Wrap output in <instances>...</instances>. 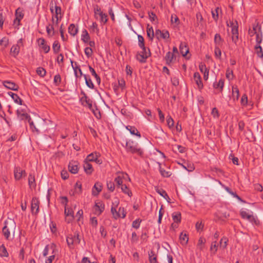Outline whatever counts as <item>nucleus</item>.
Masks as SVG:
<instances>
[{
	"label": "nucleus",
	"instance_id": "obj_1",
	"mask_svg": "<svg viewBox=\"0 0 263 263\" xmlns=\"http://www.w3.org/2000/svg\"><path fill=\"white\" fill-rule=\"evenodd\" d=\"M125 148L127 153L133 154H136L140 156H142L143 155L142 149L139 147L137 143H136L132 140L126 141Z\"/></svg>",
	"mask_w": 263,
	"mask_h": 263
},
{
	"label": "nucleus",
	"instance_id": "obj_2",
	"mask_svg": "<svg viewBox=\"0 0 263 263\" xmlns=\"http://www.w3.org/2000/svg\"><path fill=\"white\" fill-rule=\"evenodd\" d=\"M142 51L137 54V59L141 63H145L146 59L151 55L150 49L146 48L145 46L140 47Z\"/></svg>",
	"mask_w": 263,
	"mask_h": 263
},
{
	"label": "nucleus",
	"instance_id": "obj_3",
	"mask_svg": "<svg viewBox=\"0 0 263 263\" xmlns=\"http://www.w3.org/2000/svg\"><path fill=\"white\" fill-rule=\"evenodd\" d=\"M23 46V40L20 39L17 43L16 45H14L10 49V54L15 58L18 54L20 50V46Z\"/></svg>",
	"mask_w": 263,
	"mask_h": 263
},
{
	"label": "nucleus",
	"instance_id": "obj_4",
	"mask_svg": "<svg viewBox=\"0 0 263 263\" xmlns=\"http://www.w3.org/2000/svg\"><path fill=\"white\" fill-rule=\"evenodd\" d=\"M40 201L36 197H33L31 200V210L32 214H36L39 211Z\"/></svg>",
	"mask_w": 263,
	"mask_h": 263
},
{
	"label": "nucleus",
	"instance_id": "obj_5",
	"mask_svg": "<svg viewBox=\"0 0 263 263\" xmlns=\"http://www.w3.org/2000/svg\"><path fill=\"white\" fill-rule=\"evenodd\" d=\"M14 178L16 180H20L23 176L26 175L25 170H22L20 167H15L14 170Z\"/></svg>",
	"mask_w": 263,
	"mask_h": 263
},
{
	"label": "nucleus",
	"instance_id": "obj_6",
	"mask_svg": "<svg viewBox=\"0 0 263 263\" xmlns=\"http://www.w3.org/2000/svg\"><path fill=\"white\" fill-rule=\"evenodd\" d=\"M15 18L13 21V23L15 24L16 21H17V26L20 25V21L23 18L24 14L22 9L21 8H18L15 12Z\"/></svg>",
	"mask_w": 263,
	"mask_h": 263
},
{
	"label": "nucleus",
	"instance_id": "obj_7",
	"mask_svg": "<svg viewBox=\"0 0 263 263\" xmlns=\"http://www.w3.org/2000/svg\"><path fill=\"white\" fill-rule=\"evenodd\" d=\"M70 63L72 66V67L73 69L74 76L76 78H80L81 76H83V74L82 73V71L80 67L79 66L77 65V63L75 62L74 65H73V61L72 60H70Z\"/></svg>",
	"mask_w": 263,
	"mask_h": 263
},
{
	"label": "nucleus",
	"instance_id": "obj_8",
	"mask_svg": "<svg viewBox=\"0 0 263 263\" xmlns=\"http://www.w3.org/2000/svg\"><path fill=\"white\" fill-rule=\"evenodd\" d=\"M155 35L158 40L161 39H165L170 37L169 32L166 30L164 32L163 31H161L160 30L157 29L155 31Z\"/></svg>",
	"mask_w": 263,
	"mask_h": 263
},
{
	"label": "nucleus",
	"instance_id": "obj_9",
	"mask_svg": "<svg viewBox=\"0 0 263 263\" xmlns=\"http://www.w3.org/2000/svg\"><path fill=\"white\" fill-rule=\"evenodd\" d=\"M68 169L70 172L72 174H76L78 171V162L71 161L68 165Z\"/></svg>",
	"mask_w": 263,
	"mask_h": 263
},
{
	"label": "nucleus",
	"instance_id": "obj_10",
	"mask_svg": "<svg viewBox=\"0 0 263 263\" xmlns=\"http://www.w3.org/2000/svg\"><path fill=\"white\" fill-rule=\"evenodd\" d=\"M94 209L95 214L99 215L104 210V204L101 202L96 203Z\"/></svg>",
	"mask_w": 263,
	"mask_h": 263
},
{
	"label": "nucleus",
	"instance_id": "obj_11",
	"mask_svg": "<svg viewBox=\"0 0 263 263\" xmlns=\"http://www.w3.org/2000/svg\"><path fill=\"white\" fill-rule=\"evenodd\" d=\"M39 45L42 47L45 53H48L50 50V46L45 44V40L43 38H40L37 40Z\"/></svg>",
	"mask_w": 263,
	"mask_h": 263
},
{
	"label": "nucleus",
	"instance_id": "obj_12",
	"mask_svg": "<svg viewBox=\"0 0 263 263\" xmlns=\"http://www.w3.org/2000/svg\"><path fill=\"white\" fill-rule=\"evenodd\" d=\"M3 84H4V85L6 88H8L9 89H11V90H14V91H16L18 89V85H17L14 82H11V81H4L3 82Z\"/></svg>",
	"mask_w": 263,
	"mask_h": 263
},
{
	"label": "nucleus",
	"instance_id": "obj_13",
	"mask_svg": "<svg viewBox=\"0 0 263 263\" xmlns=\"http://www.w3.org/2000/svg\"><path fill=\"white\" fill-rule=\"evenodd\" d=\"M194 79L198 86L199 89H201L203 88V84L201 81V78L199 72H196L194 74Z\"/></svg>",
	"mask_w": 263,
	"mask_h": 263
},
{
	"label": "nucleus",
	"instance_id": "obj_14",
	"mask_svg": "<svg viewBox=\"0 0 263 263\" xmlns=\"http://www.w3.org/2000/svg\"><path fill=\"white\" fill-rule=\"evenodd\" d=\"M240 215L241 217L243 219H247L250 221L253 222H254L256 223V221L254 217L248 213L246 211H240Z\"/></svg>",
	"mask_w": 263,
	"mask_h": 263
},
{
	"label": "nucleus",
	"instance_id": "obj_15",
	"mask_svg": "<svg viewBox=\"0 0 263 263\" xmlns=\"http://www.w3.org/2000/svg\"><path fill=\"white\" fill-rule=\"evenodd\" d=\"M16 113L17 117L22 120L25 119L27 120L30 117V116L22 109H18L16 111Z\"/></svg>",
	"mask_w": 263,
	"mask_h": 263
},
{
	"label": "nucleus",
	"instance_id": "obj_16",
	"mask_svg": "<svg viewBox=\"0 0 263 263\" xmlns=\"http://www.w3.org/2000/svg\"><path fill=\"white\" fill-rule=\"evenodd\" d=\"M102 183L99 182H96L93 186L92 191V194L94 196H97L102 191Z\"/></svg>",
	"mask_w": 263,
	"mask_h": 263
},
{
	"label": "nucleus",
	"instance_id": "obj_17",
	"mask_svg": "<svg viewBox=\"0 0 263 263\" xmlns=\"http://www.w3.org/2000/svg\"><path fill=\"white\" fill-rule=\"evenodd\" d=\"M83 168L85 172L88 175L91 174L93 171L92 165L86 161H84Z\"/></svg>",
	"mask_w": 263,
	"mask_h": 263
},
{
	"label": "nucleus",
	"instance_id": "obj_18",
	"mask_svg": "<svg viewBox=\"0 0 263 263\" xmlns=\"http://www.w3.org/2000/svg\"><path fill=\"white\" fill-rule=\"evenodd\" d=\"M155 190L157 193H158L160 196L165 198L168 202L171 203L170 198L166 192L164 190L162 189H159L158 187H156Z\"/></svg>",
	"mask_w": 263,
	"mask_h": 263
},
{
	"label": "nucleus",
	"instance_id": "obj_19",
	"mask_svg": "<svg viewBox=\"0 0 263 263\" xmlns=\"http://www.w3.org/2000/svg\"><path fill=\"white\" fill-rule=\"evenodd\" d=\"M126 128L129 131L130 133L133 135H136L139 138L141 137V134L138 129L133 126L128 125L126 126Z\"/></svg>",
	"mask_w": 263,
	"mask_h": 263
},
{
	"label": "nucleus",
	"instance_id": "obj_20",
	"mask_svg": "<svg viewBox=\"0 0 263 263\" xmlns=\"http://www.w3.org/2000/svg\"><path fill=\"white\" fill-rule=\"evenodd\" d=\"M180 51L183 57L186 55L189 51V48L187 47L185 43L181 42L179 46Z\"/></svg>",
	"mask_w": 263,
	"mask_h": 263
},
{
	"label": "nucleus",
	"instance_id": "obj_21",
	"mask_svg": "<svg viewBox=\"0 0 263 263\" xmlns=\"http://www.w3.org/2000/svg\"><path fill=\"white\" fill-rule=\"evenodd\" d=\"M99 154L97 153H92L88 155L85 161L89 162H93L97 159V157H99Z\"/></svg>",
	"mask_w": 263,
	"mask_h": 263
},
{
	"label": "nucleus",
	"instance_id": "obj_22",
	"mask_svg": "<svg viewBox=\"0 0 263 263\" xmlns=\"http://www.w3.org/2000/svg\"><path fill=\"white\" fill-rule=\"evenodd\" d=\"M230 27L232 28L231 29L232 34H236L237 32H238V26L237 22L236 21H235V22H233V21H230Z\"/></svg>",
	"mask_w": 263,
	"mask_h": 263
},
{
	"label": "nucleus",
	"instance_id": "obj_23",
	"mask_svg": "<svg viewBox=\"0 0 263 263\" xmlns=\"http://www.w3.org/2000/svg\"><path fill=\"white\" fill-rule=\"evenodd\" d=\"M148 258L150 263H157V255L154 251L148 252Z\"/></svg>",
	"mask_w": 263,
	"mask_h": 263
},
{
	"label": "nucleus",
	"instance_id": "obj_24",
	"mask_svg": "<svg viewBox=\"0 0 263 263\" xmlns=\"http://www.w3.org/2000/svg\"><path fill=\"white\" fill-rule=\"evenodd\" d=\"M78 32V28L73 24H71L68 27V32L72 36H75Z\"/></svg>",
	"mask_w": 263,
	"mask_h": 263
},
{
	"label": "nucleus",
	"instance_id": "obj_25",
	"mask_svg": "<svg viewBox=\"0 0 263 263\" xmlns=\"http://www.w3.org/2000/svg\"><path fill=\"white\" fill-rule=\"evenodd\" d=\"M66 241L68 245V246L70 249L73 248V245L74 243V237L73 235L71 234L68 235L67 236Z\"/></svg>",
	"mask_w": 263,
	"mask_h": 263
},
{
	"label": "nucleus",
	"instance_id": "obj_26",
	"mask_svg": "<svg viewBox=\"0 0 263 263\" xmlns=\"http://www.w3.org/2000/svg\"><path fill=\"white\" fill-rule=\"evenodd\" d=\"M8 94L12 97L15 103L20 105L22 104V100L17 94L14 93L12 92H9Z\"/></svg>",
	"mask_w": 263,
	"mask_h": 263
},
{
	"label": "nucleus",
	"instance_id": "obj_27",
	"mask_svg": "<svg viewBox=\"0 0 263 263\" xmlns=\"http://www.w3.org/2000/svg\"><path fill=\"white\" fill-rule=\"evenodd\" d=\"M254 49L258 57L263 58V50L260 45H256Z\"/></svg>",
	"mask_w": 263,
	"mask_h": 263
},
{
	"label": "nucleus",
	"instance_id": "obj_28",
	"mask_svg": "<svg viewBox=\"0 0 263 263\" xmlns=\"http://www.w3.org/2000/svg\"><path fill=\"white\" fill-rule=\"evenodd\" d=\"M172 218L175 223H180L181 219V213L179 212L173 213L172 214Z\"/></svg>",
	"mask_w": 263,
	"mask_h": 263
},
{
	"label": "nucleus",
	"instance_id": "obj_29",
	"mask_svg": "<svg viewBox=\"0 0 263 263\" xmlns=\"http://www.w3.org/2000/svg\"><path fill=\"white\" fill-rule=\"evenodd\" d=\"M180 242L182 245H185L189 241V237L185 233H181L179 237Z\"/></svg>",
	"mask_w": 263,
	"mask_h": 263
},
{
	"label": "nucleus",
	"instance_id": "obj_30",
	"mask_svg": "<svg viewBox=\"0 0 263 263\" xmlns=\"http://www.w3.org/2000/svg\"><path fill=\"white\" fill-rule=\"evenodd\" d=\"M159 166V171L161 176L163 177H169L171 175V173L170 171H166L161 167V163L158 162Z\"/></svg>",
	"mask_w": 263,
	"mask_h": 263
},
{
	"label": "nucleus",
	"instance_id": "obj_31",
	"mask_svg": "<svg viewBox=\"0 0 263 263\" xmlns=\"http://www.w3.org/2000/svg\"><path fill=\"white\" fill-rule=\"evenodd\" d=\"M65 214L66 216H70L71 218L69 219L68 220V222H69L70 221L72 220L74 218V213L71 209H67L66 206L65 207Z\"/></svg>",
	"mask_w": 263,
	"mask_h": 263
},
{
	"label": "nucleus",
	"instance_id": "obj_32",
	"mask_svg": "<svg viewBox=\"0 0 263 263\" xmlns=\"http://www.w3.org/2000/svg\"><path fill=\"white\" fill-rule=\"evenodd\" d=\"M88 68L91 74L96 78L97 83L99 84L101 82V79L100 77L97 74L95 70L90 65H88Z\"/></svg>",
	"mask_w": 263,
	"mask_h": 263
},
{
	"label": "nucleus",
	"instance_id": "obj_33",
	"mask_svg": "<svg viewBox=\"0 0 263 263\" xmlns=\"http://www.w3.org/2000/svg\"><path fill=\"white\" fill-rule=\"evenodd\" d=\"M223 40L222 39L220 35L218 33H216L214 37V42L216 46H220L221 45Z\"/></svg>",
	"mask_w": 263,
	"mask_h": 263
},
{
	"label": "nucleus",
	"instance_id": "obj_34",
	"mask_svg": "<svg viewBox=\"0 0 263 263\" xmlns=\"http://www.w3.org/2000/svg\"><path fill=\"white\" fill-rule=\"evenodd\" d=\"M81 37H82V39H81L82 40L84 43H87L89 40L90 36H89V35L86 29H84L82 31V36Z\"/></svg>",
	"mask_w": 263,
	"mask_h": 263
},
{
	"label": "nucleus",
	"instance_id": "obj_35",
	"mask_svg": "<svg viewBox=\"0 0 263 263\" xmlns=\"http://www.w3.org/2000/svg\"><path fill=\"white\" fill-rule=\"evenodd\" d=\"M9 45V39L7 37H4L0 40V46L3 47L4 49Z\"/></svg>",
	"mask_w": 263,
	"mask_h": 263
},
{
	"label": "nucleus",
	"instance_id": "obj_36",
	"mask_svg": "<svg viewBox=\"0 0 263 263\" xmlns=\"http://www.w3.org/2000/svg\"><path fill=\"white\" fill-rule=\"evenodd\" d=\"M205 242H206V240L205 238H204L203 237H200L198 240V243L197 245V248L200 250H202L204 248V244H205Z\"/></svg>",
	"mask_w": 263,
	"mask_h": 263
},
{
	"label": "nucleus",
	"instance_id": "obj_37",
	"mask_svg": "<svg viewBox=\"0 0 263 263\" xmlns=\"http://www.w3.org/2000/svg\"><path fill=\"white\" fill-rule=\"evenodd\" d=\"M118 174H121V175L118 176L115 179V182L116 183L117 186L119 187L120 186L122 185L123 183V174L120 173L119 172H118Z\"/></svg>",
	"mask_w": 263,
	"mask_h": 263
},
{
	"label": "nucleus",
	"instance_id": "obj_38",
	"mask_svg": "<svg viewBox=\"0 0 263 263\" xmlns=\"http://www.w3.org/2000/svg\"><path fill=\"white\" fill-rule=\"evenodd\" d=\"M174 58V55L173 53L168 51L166 53V56L165 57L166 64H170L173 61V59Z\"/></svg>",
	"mask_w": 263,
	"mask_h": 263
},
{
	"label": "nucleus",
	"instance_id": "obj_39",
	"mask_svg": "<svg viewBox=\"0 0 263 263\" xmlns=\"http://www.w3.org/2000/svg\"><path fill=\"white\" fill-rule=\"evenodd\" d=\"M83 77L85 80V83L86 85L90 88L93 89L94 88V85L90 78H88L86 74H84Z\"/></svg>",
	"mask_w": 263,
	"mask_h": 263
},
{
	"label": "nucleus",
	"instance_id": "obj_40",
	"mask_svg": "<svg viewBox=\"0 0 263 263\" xmlns=\"http://www.w3.org/2000/svg\"><path fill=\"white\" fill-rule=\"evenodd\" d=\"M148 25L147 27V35L151 40H152L154 37V30L152 27H148Z\"/></svg>",
	"mask_w": 263,
	"mask_h": 263
},
{
	"label": "nucleus",
	"instance_id": "obj_41",
	"mask_svg": "<svg viewBox=\"0 0 263 263\" xmlns=\"http://www.w3.org/2000/svg\"><path fill=\"white\" fill-rule=\"evenodd\" d=\"M9 254L4 245L0 246V256L2 257H8Z\"/></svg>",
	"mask_w": 263,
	"mask_h": 263
},
{
	"label": "nucleus",
	"instance_id": "obj_42",
	"mask_svg": "<svg viewBox=\"0 0 263 263\" xmlns=\"http://www.w3.org/2000/svg\"><path fill=\"white\" fill-rule=\"evenodd\" d=\"M232 95L234 99L238 100L239 96V89L237 86H233Z\"/></svg>",
	"mask_w": 263,
	"mask_h": 263
},
{
	"label": "nucleus",
	"instance_id": "obj_43",
	"mask_svg": "<svg viewBox=\"0 0 263 263\" xmlns=\"http://www.w3.org/2000/svg\"><path fill=\"white\" fill-rule=\"evenodd\" d=\"M224 86V80L221 79L219 80V82L217 83H214L213 87L215 89H217L220 88V91H222L223 89V87Z\"/></svg>",
	"mask_w": 263,
	"mask_h": 263
},
{
	"label": "nucleus",
	"instance_id": "obj_44",
	"mask_svg": "<svg viewBox=\"0 0 263 263\" xmlns=\"http://www.w3.org/2000/svg\"><path fill=\"white\" fill-rule=\"evenodd\" d=\"M5 223L6 224L7 222L5 221ZM2 232L5 237L8 239L10 236V231L6 225L3 228Z\"/></svg>",
	"mask_w": 263,
	"mask_h": 263
},
{
	"label": "nucleus",
	"instance_id": "obj_45",
	"mask_svg": "<svg viewBox=\"0 0 263 263\" xmlns=\"http://www.w3.org/2000/svg\"><path fill=\"white\" fill-rule=\"evenodd\" d=\"M228 239L226 237H223L220 242V247L222 249H226L228 245Z\"/></svg>",
	"mask_w": 263,
	"mask_h": 263
},
{
	"label": "nucleus",
	"instance_id": "obj_46",
	"mask_svg": "<svg viewBox=\"0 0 263 263\" xmlns=\"http://www.w3.org/2000/svg\"><path fill=\"white\" fill-rule=\"evenodd\" d=\"M121 186V190L123 193L127 194L130 197L132 195V192L129 190L126 185L122 184Z\"/></svg>",
	"mask_w": 263,
	"mask_h": 263
},
{
	"label": "nucleus",
	"instance_id": "obj_47",
	"mask_svg": "<svg viewBox=\"0 0 263 263\" xmlns=\"http://www.w3.org/2000/svg\"><path fill=\"white\" fill-rule=\"evenodd\" d=\"M60 47H61V46H60V44L59 43L58 41H54L53 44V45H52V48H53V52L55 53H58L60 50Z\"/></svg>",
	"mask_w": 263,
	"mask_h": 263
},
{
	"label": "nucleus",
	"instance_id": "obj_48",
	"mask_svg": "<svg viewBox=\"0 0 263 263\" xmlns=\"http://www.w3.org/2000/svg\"><path fill=\"white\" fill-rule=\"evenodd\" d=\"M28 183L30 186V187L31 186H35V178L34 176L32 175L31 174H30L28 177Z\"/></svg>",
	"mask_w": 263,
	"mask_h": 263
},
{
	"label": "nucleus",
	"instance_id": "obj_49",
	"mask_svg": "<svg viewBox=\"0 0 263 263\" xmlns=\"http://www.w3.org/2000/svg\"><path fill=\"white\" fill-rule=\"evenodd\" d=\"M262 33L261 31L260 32H257V33L256 34V45H260L261 43L262 42Z\"/></svg>",
	"mask_w": 263,
	"mask_h": 263
},
{
	"label": "nucleus",
	"instance_id": "obj_50",
	"mask_svg": "<svg viewBox=\"0 0 263 263\" xmlns=\"http://www.w3.org/2000/svg\"><path fill=\"white\" fill-rule=\"evenodd\" d=\"M37 74L41 77H44L46 74V70L43 67H38L36 69Z\"/></svg>",
	"mask_w": 263,
	"mask_h": 263
},
{
	"label": "nucleus",
	"instance_id": "obj_51",
	"mask_svg": "<svg viewBox=\"0 0 263 263\" xmlns=\"http://www.w3.org/2000/svg\"><path fill=\"white\" fill-rule=\"evenodd\" d=\"M214 53L215 57L218 59H220L221 55V51L219 48V46H215Z\"/></svg>",
	"mask_w": 263,
	"mask_h": 263
},
{
	"label": "nucleus",
	"instance_id": "obj_52",
	"mask_svg": "<svg viewBox=\"0 0 263 263\" xmlns=\"http://www.w3.org/2000/svg\"><path fill=\"white\" fill-rule=\"evenodd\" d=\"M84 95V98L85 99V102L87 104L88 108L91 110L93 109V107L92 105V101L90 99H88V97L86 96L85 93H83Z\"/></svg>",
	"mask_w": 263,
	"mask_h": 263
},
{
	"label": "nucleus",
	"instance_id": "obj_53",
	"mask_svg": "<svg viewBox=\"0 0 263 263\" xmlns=\"http://www.w3.org/2000/svg\"><path fill=\"white\" fill-rule=\"evenodd\" d=\"M166 122L169 128H171L174 126V122L173 118L171 116L167 117Z\"/></svg>",
	"mask_w": 263,
	"mask_h": 263
},
{
	"label": "nucleus",
	"instance_id": "obj_54",
	"mask_svg": "<svg viewBox=\"0 0 263 263\" xmlns=\"http://www.w3.org/2000/svg\"><path fill=\"white\" fill-rule=\"evenodd\" d=\"M138 45L140 47H144L145 46L144 44V40L143 37L141 35H138Z\"/></svg>",
	"mask_w": 263,
	"mask_h": 263
},
{
	"label": "nucleus",
	"instance_id": "obj_55",
	"mask_svg": "<svg viewBox=\"0 0 263 263\" xmlns=\"http://www.w3.org/2000/svg\"><path fill=\"white\" fill-rule=\"evenodd\" d=\"M85 54L87 58L90 57L92 54V50L90 47H86L84 50Z\"/></svg>",
	"mask_w": 263,
	"mask_h": 263
},
{
	"label": "nucleus",
	"instance_id": "obj_56",
	"mask_svg": "<svg viewBox=\"0 0 263 263\" xmlns=\"http://www.w3.org/2000/svg\"><path fill=\"white\" fill-rule=\"evenodd\" d=\"M216 241L213 242L211 246L210 250L213 252V253L215 254L217 251L218 246L216 245Z\"/></svg>",
	"mask_w": 263,
	"mask_h": 263
},
{
	"label": "nucleus",
	"instance_id": "obj_57",
	"mask_svg": "<svg viewBox=\"0 0 263 263\" xmlns=\"http://www.w3.org/2000/svg\"><path fill=\"white\" fill-rule=\"evenodd\" d=\"M61 81V78L60 74H56L54 77V83L55 85L58 86L60 85Z\"/></svg>",
	"mask_w": 263,
	"mask_h": 263
},
{
	"label": "nucleus",
	"instance_id": "obj_58",
	"mask_svg": "<svg viewBox=\"0 0 263 263\" xmlns=\"http://www.w3.org/2000/svg\"><path fill=\"white\" fill-rule=\"evenodd\" d=\"M27 120L29 123L30 127L32 130V131L35 130L36 132H39V130L34 126L33 122L31 120V118L30 117Z\"/></svg>",
	"mask_w": 263,
	"mask_h": 263
},
{
	"label": "nucleus",
	"instance_id": "obj_59",
	"mask_svg": "<svg viewBox=\"0 0 263 263\" xmlns=\"http://www.w3.org/2000/svg\"><path fill=\"white\" fill-rule=\"evenodd\" d=\"M99 14L101 17V21L104 22V23H106L107 21V15L106 14L103 13L102 12H100Z\"/></svg>",
	"mask_w": 263,
	"mask_h": 263
},
{
	"label": "nucleus",
	"instance_id": "obj_60",
	"mask_svg": "<svg viewBox=\"0 0 263 263\" xmlns=\"http://www.w3.org/2000/svg\"><path fill=\"white\" fill-rule=\"evenodd\" d=\"M118 213L120 215V217H121L122 218H125L126 216V212L124 210V208H119Z\"/></svg>",
	"mask_w": 263,
	"mask_h": 263
},
{
	"label": "nucleus",
	"instance_id": "obj_61",
	"mask_svg": "<svg viewBox=\"0 0 263 263\" xmlns=\"http://www.w3.org/2000/svg\"><path fill=\"white\" fill-rule=\"evenodd\" d=\"M226 77L229 80H232L233 78V73L232 70L228 69L226 71Z\"/></svg>",
	"mask_w": 263,
	"mask_h": 263
},
{
	"label": "nucleus",
	"instance_id": "obj_62",
	"mask_svg": "<svg viewBox=\"0 0 263 263\" xmlns=\"http://www.w3.org/2000/svg\"><path fill=\"white\" fill-rule=\"evenodd\" d=\"M111 212L115 219H117L120 217L119 214L118 213L116 209L114 207H111Z\"/></svg>",
	"mask_w": 263,
	"mask_h": 263
},
{
	"label": "nucleus",
	"instance_id": "obj_63",
	"mask_svg": "<svg viewBox=\"0 0 263 263\" xmlns=\"http://www.w3.org/2000/svg\"><path fill=\"white\" fill-rule=\"evenodd\" d=\"M107 189L111 192H113L115 190V184L113 182L110 181L107 183Z\"/></svg>",
	"mask_w": 263,
	"mask_h": 263
},
{
	"label": "nucleus",
	"instance_id": "obj_64",
	"mask_svg": "<svg viewBox=\"0 0 263 263\" xmlns=\"http://www.w3.org/2000/svg\"><path fill=\"white\" fill-rule=\"evenodd\" d=\"M141 221L139 219L134 220L132 223L133 227L136 229L139 228L140 225Z\"/></svg>",
	"mask_w": 263,
	"mask_h": 263
}]
</instances>
